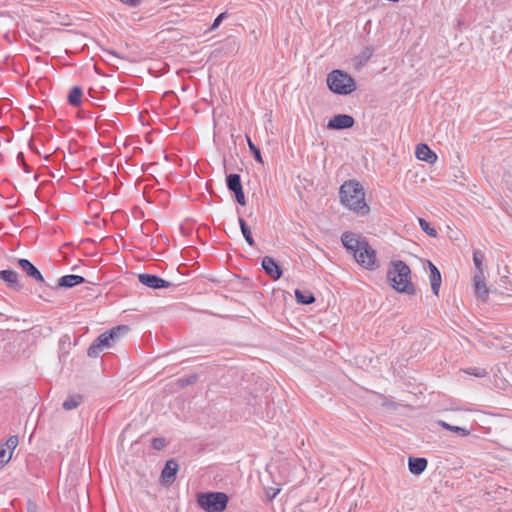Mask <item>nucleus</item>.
<instances>
[{
    "label": "nucleus",
    "mask_w": 512,
    "mask_h": 512,
    "mask_svg": "<svg viewBox=\"0 0 512 512\" xmlns=\"http://www.w3.org/2000/svg\"><path fill=\"white\" fill-rule=\"evenodd\" d=\"M29 147H30L31 149H34V147H33V139H30V141H29Z\"/></svg>",
    "instance_id": "nucleus-40"
},
{
    "label": "nucleus",
    "mask_w": 512,
    "mask_h": 512,
    "mask_svg": "<svg viewBox=\"0 0 512 512\" xmlns=\"http://www.w3.org/2000/svg\"><path fill=\"white\" fill-rule=\"evenodd\" d=\"M165 439L164 438H153L152 446L156 450H161L165 447Z\"/></svg>",
    "instance_id": "nucleus-35"
},
{
    "label": "nucleus",
    "mask_w": 512,
    "mask_h": 512,
    "mask_svg": "<svg viewBox=\"0 0 512 512\" xmlns=\"http://www.w3.org/2000/svg\"><path fill=\"white\" fill-rule=\"evenodd\" d=\"M113 344L111 342V340L108 338V336L106 335V333H102L100 334L93 342L92 344L89 346L88 350H87V355L91 358H96L100 355V353L105 349V348H110L112 347Z\"/></svg>",
    "instance_id": "nucleus-11"
},
{
    "label": "nucleus",
    "mask_w": 512,
    "mask_h": 512,
    "mask_svg": "<svg viewBox=\"0 0 512 512\" xmlns=\"http://www.w3.org/2000/svg\"><path fill=\"white\" fill-rule=\"evenodd\" d=\"M138 280L141 284L152 288V289H163V288H169L172 286V283L169 281H166L165 279L154 275V274H148V273H142L138 275Z\"/></svg>",
    "instance_id": "nucleus-9"
},
{
    "label": "nucleus",
    "mask_w": 512,
    "mask_h": 512,
    "mask_svg": "<svg viewBox=\"0 0 512 512\" xmlns=\"http://www.w3.org/2000/svg\"><path fill=\"white\" fill-rule=\"evenodd\" d=\"M387 280L396 291L408 295L415 294V287L411 281V269L404 261L397 260L390 263Z\"/></svg>",
    "instance_id": "nucleus-2"
},
{
    "label": "nucleus",
    "mask_w": 512,
    "mask_h": 512,
    "mask_svg": "<svg viewBox=\"0 0 512 512\" xmlns=\"http://www.w3.org/2000/svg\"><path fill=\"white\" fill-rule=\"evenodd\" d=\"M82 89L79 86H74L71 88L67 100L68 103L73 107H79L82 103Z\"/></svg>",
    "instance_id": "nucleus-21"
},
{
    "label": "nucleus",
    "mask_w": 512,
    "mask_h": 512,
    "mask_svg": "<svg viewBox=\"0 0 512 512\" xmlns=\"http://www.w3.org/2000/svg\"><path fill=\"white\" fill-rule=\"evenodd\" d=\"M129 330V327L126 325H119L116 327H113L112 329L105 331L108 338L111 340L112 344L114 345L115 342H117L121 336L126 334Z\"/></svg>",
    "instance_id": "nucleus-22"
},
{
    "label": "nucleus",
    "mask_w": 512,
    "mask_h": 512,
    "mask_svg": "<svg viewBox=\"0 0 512 512\" xmlns=\"http://www.w3.org/2000/svg\"><path fill=\"white\" fill-rule=\"evenodd\" d=\"M295 299L298 304L309 305L315 302V296L310 291L295 290Z\"/></svg>",
    "instance_id": "nucleus-20"
},
{
    "label": "nucleus",
    "mask_w": 512,
    "mask_h": 512,
    "mask_svg": "<svg viewBox=\"0 0 512 512\" xmlns=\"http://www.w3.org/2000/svg\"><path fill=\"white\" fill-rule=\"evenodd\" d=\"M374 53V48L372 46L365 47L359 55L356 57V61L358 65H365Z\"/></svg>",
    "instance_id": "nucleus-27"
},
{
    "label": "nucleus",
    "mask_w": 512,
    "mask_h": 512,
    "mask_svg": "<svg viewBox=\"0 0 512 512\" xmlns=\"http://www.w3.org/2000/svg\"><path fill=\"white\" fill-rule=\"evenodd\" d=\"M229 497L224 492H200L197 504L205 512H223L228 505Z\"/></svg>",
    "instance_id": "nucleus-4"
},
{
    "label": "nucleus",
    "mask_w": 512,
    "mask_h": 512,
    "mask_svg": "<svg viewBox=\"0 0 512 512\" xmlns=\"http://www.w3.org/2000/svg\"><path fill=\"white\" fill-rule=\"evenodd\" d=\"M238 222H239V226H240L241 232L243 234V237L245 238L248 245L251 247L255 246V241L253 239L251 229L248 226V224L246 223V221L242 217H239Z\"/></svg>",
    "instance_id": "nucleus-24"
},
{
    "label": "nucleus",
    "mask_w": 512,
    "mask_h": 512,
    "mask_svg": "<svg viewBox=\"0 0 512 512\" xmlns=\"http://www.w3.org/2000/svg\"><path fill=\"white\" fill-rule=\"evenodd\" d=\"M419 221V225L421 227V229L429 236L431 237H436L437 236V230L434 228V227H431L430 223L427 222L425 219L423 218H419L418 219Z\"/></svg>",
    "instance_id": "nucleus-30"
},
{
    "label": "nucleus",
    "mask_w": 512,
    "mask_h": 512,
    "mask_svg": "<svg viewBox=\"0 0 512 512\" xmlns=\"http://www.w3.org/2000/svg\"><path fill=\"white\" fill-rule=\"evenodd\" d=\"M339 198L342 205L360 216H365L370 211V207L365 202L364 189L355 180L346 181L340 186Z\"/></svg>",
    "instance_id": "nucleus-1"
},
{
    "label": "nucleus",
    "mask_w": 512,
    "mask_h": 512,
    "mask_svg": "<svg viewBox=\"0 0 512 512\" xmlns=\"http://www.w3.org/2000/svg\"><path fill=\"white\" fill-rule=\"evenodd\" d=\"M355 124V119L348 114H337L332 117L327 124L330 130H344L352 128Z\"/></svg>",
    "instance_id": "nucleus-10"
},
{
    "label": "nucleus",
    "mask_w": 512,
    "mask_h": 512,
    "mask_svg": "<svg viewBox=\"0 0 512 512\" xmlns=\"http://www.w3.org/2000/svg\"><path fill=\"white\" fill-rule=\"evenodd\" d=\"M438 425L441 426L443 429L445 430H448V431H451V432H455L457 434H460L461 436L463 437H466L468 435H470V430L467 429V428H464V427H460V426H454V425H451L445 421H438Z\"/></svg>",
    "instance_id": "nucleus-26"
},
{
    "label": "nucleus",
    "mask_w": 512,
    "mask_h": 512,
    "mask_svg": "<svg viewBox=\"0 0 512 512\" xmlns=\"http://www.w3.org/2000/svg\"><path fill=\"white\" fill-rule=\"evenodd\" d=\"M466 372L478 378H482L487 375L486 370L483 368H469Z\"/></svg>",
    "instance_id": "nucleus-34"
},
{
    "label": "nucleus",
    "mask_w": 512,
    "mask_h": 512,
    "mask_svg": "<svg viewBox=\"0 0 512 512\" xmlns=\"http://www.w3.org/2000/svg\"><path fill=\"white\" fill-rule=\"evenodd\" d=\"M18 442V437L12 435L6 440V442L3 445L10 449V452H13V450L18 446Z\"/></svg>",
    "instance_id": "nucleus-32"
},
{
    "label": "nucleus",
    "mask_w": 512,
    "mask_h": 512,
    "mask_svg": "<svg viewBox=\"0 0 512 512\" xmlns=\"http://www.w3.org/2000/svg\"><path fill=\"white\" fill-rule=\"evenodd\" d=\"M341 242L348 252L354 254L367 242V239L353 232H344L341 236Z\"/></svg>",
    "instance_id": "nucleus-7"
},
{
    "label": "nucleus",
    "mask_w": 512,
    "mask_h": 512,
    "mask_svg": "<svg viewBox=\"0 0 512 512\" xmlns=\"http://www.w3.org/2000/svg\"><path fill=\"white\" fill-rule=\"evenodd\" d=\"M484 260H485V255L482 251L475 250L473 252V263L476 268L475 275H480V273H481V275H484Z\"/></svg>",
    "instance_id": "nucleus-25"
},
{
    "label": "nucleus",
    "mask_w": 512,
    "mask_h": 512,
    "mask_svg": "<svg viewBox=\"0 0 512 512\" xmlns=\"http://www.w3.org/2000/svg\"><path fill=\"white\" fill-rule=\"evenodd\" d=\"M363 244L359 251L353 254L354 259L359 265L368 270L377 269L379 264L376 258V250L369 245L368 241Z\"/></svg>",
    "instance_id": "nucleus-5"
},
{
    "label": "nucleus",
    "mask_w": 512,
    "mask_h": 512,
    "mask_svg": "<svg viewBox=\"0 0 512 512\" xmlns=\"http://www.w3.org/2000/svg\"><path fill=\"white\" fill-rule=\"evenodd\" d=\"M17 161L23 166L26 172H29L28 165L25 163L24 154L22 152L17 154Z\"/></svg>",
    "instance_id": "nucleus-36"
},
{
    "label": "nucleus",
    "mask_w": 512,
    "mask_h": 512,
    "mask_svg": "<svg viewBox=\"0 0 512 512\" xmlns=\"http://www.w3.org/2000/svg\"><path fill=\"white\" fill-rule=\"evenodd\" d=\"M328 88L335 94L348 95L356 90L355 80L342 70H333L327 76Z\"/></svg>",
    "instance_id": "nucleus-3"
},
{
    "label": "nucleus",
    "mask_w": 512,
    "mask_h": 512,
    "mask_svg": "<svg viewBox=\"0 0 512 512\" xmlns=\"http://www.w3.org/2000/svg\"><path fill=\"white\" fill-rule=\"evenodd\" d=\"M428 267L430 270V284L432 292L434 295L438 296L442 282L441 273L431 261H428Z\"/></svg>",
    "instance_id": "nucleus-19"
},
{
    "label": "nucleus",
    "mask_w": 512,
    "mask_h": 512,
    "mask_svg": "<svg viewBox=\"0 0 512 512\" xmlns=\"http://www.w3.org/2000/svg\"><path fill=\"white\" fill-rule=\"evenodd\" d=\"M198 378H199L198 374L193 373V374L188 375L186 377H182V378L177 379L176 380V385L179 388H184V387H186L188 385H192L195 382H197Z\"/></svg>",
    "instance_id": "nucleus-28"
},
{
    "label": "nucleus",
    "mask_w": 512,
    "mask_h": 512,
    "mask_svg": "<svg viewBox=\"0 0 512 512\" xmlns=\"http://www.w3.org/2000/svg\"><path fill=\"white\" fill-rule=\"evenodd\" d=\"M179 465L175 459L166 461L164 468L161 471L160 481L165 486H170L175 482Z\"/></svg>",
    "instance_id": "nucleus-8"
},
{
    "label": "nucleus",
    "mask_w": 512,
    "mask_h": 512,
    "mask_svg": "<svg viewBox=\"0 0 512 512\" xmlns=\"http://www.w3.org/2000/svg\"><path fill=\"white\" fill-rule=\"evenodd\" d=\"M227 16H228L227 12L220 13L215 18L214 22L212 23L210 30L213 31V30L217 29L220 26V24L222 23V21L227 18Z\"/></svg>",
    "instance_id": "nucleus-33"
},
{
    "label": "nucleus",
    "mask_w": 512,
    "mask_h": 512,
    "mask_svg": "<svg viewBox=\"0 0 512 512\" xmlns=\"http://www.w3.org/2000/svg\"><path fill=\"white\" fill-rule=\"evenodd\" d=\"M120 1L126 5L131 6V7H135L140 3L141 0H120Z\"/></svg>",
    "instance_id": "nucleus-38"
},
{
    "label": "nucleus",
    "mask_w": 512,
    "mask_h": 512,
    "mask_svg": "<svg viewBox=\"0 0 512 512\" xmlns=\"http://www.w3.org/2000/svg\"><path fill=\"white\" fill-rule=\"evenodd\" d=\"M107 53L113 57H119L115 51H108Z\"/></svg>",
    "instance_id": "nucleus-39"
},
{
    "label": "nucleus",
    "mask_w": 512,
    "mask_h": 512,
    "mask_svg": "<svg viewBox=\"0 0 512 512\" xmlns=\"http://www.w3.org/2000/svg\"><path fill=\"white\" fill-rule=\"evenodd\" d=\"M83 402V395L81 394H72L69 395L64 402L62 403V407L66 411H70L76 409Z\"/></svg>",
    "instance_id": "nucleus-23"
},
{
    "label": "nucleus",
    "mask_w": 512,
    "mask_h": 512,
    "mask_svg": "<svg viewBox=\"0 0 512 512\" xmlns=\"http://www.w3.org/2000/svg\"><path fill=\"white\" fill-rule=\"evenodd\" d=\"M264 272L273 280H278L283 275L281 266L271 256H264L261 261Z\"/></svg>",
    "instance_id": "nucleus-12"
},
{
    "label": "nucleus",
    "mask_w": 512,
    "mask_h": 512,
    "mask_svg": "<svg viewBox=\"0 0 512 512\" xmlns=\"http://www.w3.org/2000/svg\"><path fill=\"white\" fill-rule=\"evenodd\" d=\"M248 147L253 154L254 159L258 163H263V158L261 155L260 149L252 142L251 138L249 136H246Z\"/></svg>",
    "instance_id": "nucleus-29"
},
{
    "label": "nucleus",
    "mask_w": 512,
    "mask_h": 512,
    "mask_svg": "<svg viewBox=\"0 0 512 512\" xmlns=\"http://www.w3.org/2000/svg\"><path fill=\"white\" fill-rule=\"evenodd\" d=\"M473 284L476 297L481 301H486L489 296V290L485 284V275H474Z\"/></svg>",
    "instance_id": "nucleus-16"
},
{
    "label": "nucleus",
    "mask_w": 512,
    "mask_h": 512,
    "mask_svg": "<svg viewBox=\"0 0 512 512\" xmlns=\"http://www.w3.org/2000/svg\"><path fill=\"white\" fill-rule=\"evenodd\" d=\"M415 155L417 159L429 164H433L437 160V154L425 143H420L416 146Z\"/></svg>",
    "instance_id": "nucleus-15"
},
{
    "label": "nucleus",
    "mask_w": 512,
    "mask_h": 512,
    "mask_svg": "<svg viewBox=\"0 0 512 512\" xmlns=\"http://www.w3.org/2000/svg\"><path fill=\"white\" fill-rule=\"evenodd\" d=\"M86 282H87V280L83 276L69 274V275H64L59 278L57 287L72 288V287H75L77 285H80V284H83Z\"/></svg>",
    "instance_id": "nucleus-17"
},
{
    "label": "nucleus",
    "mask_w": 512,
    "mask_h": 512,
    "mask_svg": "<svg viewBox=\"0 0 512 512\" xmlns=\"http://www.w3.org/2000/svg\"><path fill=\"white\" fill-rule=\"evenodd\" d=\"M12 452H7L5 445L0 444V469L10 461Z\"/></svg>",
    "instance_id": "nucleus-31"
},
{
    "label": "nucleus",
    "mask_w": 512,
    "mask_h": 512,
    "mask_svg": "<svg viewBox=\"0 0 512 512\" xmlns=\"http://www.w3.org/2000/svg\"><path fill=\"white\" fill-rule=\"evenodd\" d=\"M226 185L228 190L234 194L236 202L241 206L246 205L241 176L236 173L228 174L226 176Z\"/></svg>",
    "instance_id": "nucleus-6"
},
{
    "label": "nucleus",
    "mask_w": 512,
    "mask_h": 512,
    "mask_svg": "<svg viewBox=\"0 0 512 512\" xmlns=\"http://www.w3.org/2000/svg\"><path fill=\"white\" fill-rule=\"evenodd\" d=\"M0 279L6 283L8 288L20 291L22 289V284L19 282V275L14 270H1L0 271Z\"/></svg>",
    "instance_id": "nucleus-14"
},
{
    "label": "nucleus",
    "mask_w": 512,
    "mask_h": 512,
    "mask_svg": "<svg viewBox=\"0 0 512 512\" xmlns=\"http://www.w3.org/2000/svg\"><path fill=\"white\" fill-rule=\"evenodd\" d=\"M279 491H280L279 489L269 488V489L267 490V492H266V493H267V497H268L270 500H272V499H274V498L276 497V495L279 493Z\"/></svg>",
    "instance_id": "nucleus-37"
},
{
    "label": "nucleus",
    "mask_w": 512,
    "mask_h": 512,
    "mask_svg": "<svg viewBox=\"0 0 512 512\" xmlns=\"http://www.w3.org/2000/svg\"><path fill=\"white\" fill-rule=\"evenodd\" d=\"M428 460L424 457H412L408 458L409 471L414 475L422 474L427 468Z\"/></svg>",
    "instance_id": "nucleus-18"
},
{
    "label": "nucleus",
    "mask_w": 512,
    "mask_h": 512,
    "mask_svg": "<svg viewBox=\"0 0 512 512\" xmlns=\"http://www.w3.org/2000/svg\"><path fill=\"white\" fill-rule=\"evenodd\" d=\"M17 265L22 269V271L30 278L35 280L38 283H45L43 275L39 271V269L31 263L28 259L20 258L17 259Z\"/></svg>",
    "instance_id": "nucleus-13"
}]
</instances>
